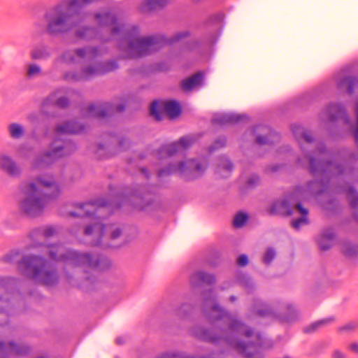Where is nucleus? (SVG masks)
<instances>
[{"label":"nucleus","mask_w":358,"mask_h":358,"mask_svg":"<svg viewBox=\"0 0 358 358\" xmlns=\"http://www.w3.org/2000/svg\"><path fill=\"white\" fill-rule=\"evenodd\" d=\"M124 341H125V339L123 337H118L116 338V343L117 344H122L124 343Z\"/></svg>","instance_id":"09e8293b"},{"label":"nucleus","mask_w":358,"mask_h":358,"mask_svg":"<svg viewBox=\"0 0 358 358\" xmlns=\"http://www.w3.org/2000/svg\"><path fill=\"white\" fill-rule=\"evenodd\" d=\"M253 132L256 134V143L259 145H268L279 140L278 134L266 126H258Z\"/></svg>","instance_id":"2eb2a0df"},{"label":"nucleus","mask_w":358,"mask_h":358,"mask_svg":"<svg viewBox=\"0 0 358 358\" xmlns=\"http://www.w3.org/2000/svg\"><path fill=\"white\" fill-rule=\"evenodd\" d=\"M38 185L50 187L53 190L52 195L41 194L36 183L32 181L24 182L20 185V191L24 198L20 203V209L27 215L35 217L39 215L43 210L48 201L56 198L60 192L59 185L51 175H43L38 178Z\"/></svg>","instance_id":"20e7f679"},{"label":"nucleus","mask_w":358,"mask_h":358,"mask_svg":"<svg viewBox=\"0 0 358 358\" xmlns=\"http://www.w3.org/2000/svg\"><path fill=\"white\" fill-rule=\"evenodd\" d=\"M204 297L205 305L210 308L209 317L215 320H223L229 325L224 338L228 345L245 358H262L260 334L248 329L217 306L213 292L205 294Z\"/></svg>","instance_id":"f03ea898"},{"label":"nucleus","mask_w":358,"mask_h":358,"mask_svg":"<svg viewBox=\"0 0 358 358\" xmlns=\"http://www.w3.org/2000/svg\"><path fill=\"white\" fill-rule=\"evenodd\" d=\"M38 234L44 238L53 236L56 234V231L52 227H46L38 231Z\"/></svg>","instance_id":"f704fd0d"},{"label":"nucleus","mask_w":358,"mask_h":358,"mask_svg":"<svg viewBox=\"0 0 358 358\" xmlns=\"http://www.w3.org/2000/svg\"><path fill=\"white\" fill-rule=\"evenodd\" d=\"M248 262V257L245 255H241L238 257L237 259V263L241 266H244L247 265Z\"/></svg>","instance_id":"79ce46f5"},{"label":"nucleus","mask_w":358,"mask_h":358,"mask_svg":"<svg viewBox=\"0 0 358 358\" xmlns=\"http://www.w3.org/2000/svg\"><path fill=\"white\" fill-rule=\"evenodd\" d=\"M33 59H46L50 56V50L45 47L35 48L30 52Z\"/></svg>","instance_id":"c85d7f7f"},{"label":"nucleus","mask_w":358,"mask_h":358,"mask_svg":"<svg viewBox=\"0 0 358 358\" xmlns=\"http://www.w3.org/2000/svg\"><path fill=\"white\" fill-rule=\"evenodd\" d=\"M83 127L76 122H67L57 126L56 133L57 135L78 134L83 131Z\"/></svg>","instance_id":"aec40b11"},{"label":"nucleus","mask_w":358,"mask_h":358,"mask_svg":"<svg viewBox=\"0 0 358 358\" xmlns=\"http://www.w3.org/2000/svg\"><path fill=\"white\" fill-rule=\"evenodd\" d=\"M124 108V106H123L122 105H119L116 107V110L117 111H122Z\"/></svg>","instance_id":"3c124183"},{"label":"nucleus","mask_w":358,"mask_h":358,"mask_svg":"<svg viewBox=\"0 0 358 358\" xmlns=\"http://www.w3.org/2000/svg\"><path fill=\"white\" fill-rule=\"evenodd\" d=\"M50 99L52 102H54L57 106L61 108L65 107L69 103V100L64 96L59 97L55 99V95H52L50 96Z\"/></svg>","instance_id":"e433bc0d"},{"label":"nucleus","mask_w":358,"mask_h":358,"mask_svg":"<svg viewBox=\"0 0 358 358\" xmlns=\"http://www.w3.org/2000/svg\"><path fill=\"white\" fill-rule=\"evenodd\" d=\"M276 252L273 248H268L263 256V262L265 264H269L275 257Z\"/></svg>","instance_id":"473e14b6"},{"label":"nucleus","mask_w":358,"mask_h":358,"mask_svg":"<svg viewBox=\"0 0 358 358\" xmlns=\"http://www.w3.org/2000/svg\"><path fill=\"white\" fill-rule=\"evenodd\" d=\"M349 201L350 207L355 210H358V194L350 186L344 189Z\"/></svg>","instance_id":"cd10ccee"},{"label":"nucleus","mask_w":358,"mask_h":358,"mask_svg":"<svg viewBox=\"0 0 358 358\" xmlns=\"http://www.w3.org/2000/svg\"><path fill=\"white\" fill-rule=\"evenodd\" d=\"M203 75L201 73H197L190 78L184 80L182 83V87L185 91H190L201 85Z\"/></svg>","instance_id":"5701e85b"},{"label":"nucleus","mask_w":358,"mask_h":358,"mask_svg":"<svg viewBox=\"0 0 358 358\" xmlns=\"http://www.w3.org/2000/svg\"><path fill=\"white\" fill-rule=\"evenodd\" d=\"M343 252L348 256H351L353 254L351 250L344 249Z\"/></svg>","instance_id":"8fccbe9b"},{"label":"nucleus","mask_w":358,"mask_h":358,"mask_svg":"<svg viewBox=\"0 0 358 358\" xmlns=\"http://www.w3.org/2000/svg\"><path fill=\"white\" fill-rule=\"evenodd\" d=\"M99 25L97 31L89 27H80L76 30V36L80 39L90 40L98 38L101 41H120L119 48L123 56L134 58L150 54L166 43H173L185 36L187 32L176 34L170 39L163 36H149L141 38L138 35V29L134 26H129L114 13L103 12L95 16Z\"/></svg>","instance_id":"f257e3e1"},{"label":"nucleus","mask_w":358,"mask_h":358,"mask_svg":"<svg viewBox=\"0 0 358 358\" xmlns=\"http://www.w3.org/2000/svg\"><path fill=\"white\" fill-rule=\"evenodd\" d=\"M335 82L339 90L346 91L350 94L358 88V80L350 76L345 70L338 72L335 76Z\"/></svg>","instance_id":"4468645a"},{"label":"nucleus","mask_w":358,"mask_h":358,"mask_svg":"<svg viewBox=\"0 0 358 358\" xmlns=\"http://www.w3.org/2000/svg\"><path fill=\"white\" fill-rule=\"evenodd\" d=\"M180 104L175 101H155L150 106V114L157 120L162 119V112L173 118L180 113Z\"/></svg>","instance_id":"9b49d317"},{"label":"nucleus","mask_w":358,"mask_h":358,"mask_svg":"<svg viewBox=\"0 0 358 358\" xmlns=\"http://www.w3.org/2000/svg\"><path fill=\"white\" fill-rule=\"evenodd\" d=\"M74 149V145L70 141L56 139L51 145L50 150L35 158L31 162V166L34 169L45 167L56 159L71 154Z\"/></svg>","instance_id":"6e6552de"},{"label":"nucleus","mask_w":358,"mask_h":358,"mask_svg":"<svg viewBox=\"0 0 358 358\" xmlns=\"http://www.w3.org/2000/svg\"><path fill=\"white\" fill-rule=\"evenodd\" d=\"M19 269L34 281L46 285H54L58 280L55 270L41 257L24 256L19 263Z\"/></svg>","instance_id":"0eeeda50"},{"label":"nucleus","mask_w":358,"mask_h":358,"mask_svg":"<svg viewBox=\"0 0 358 358\" xmlns=\"http://www.w3.org/2000/svg\"><path fill=\"white\" fill-rule=\"evenodd\" d=\"M258 313L261 315H265L266 313H263V312H261V311H259Z\"/></svg>","instance_id":"5fc2aeb1"},{"label":"nucleus","mask_w":358,"mask_h":358,"mask_svg":"<svg viewBox=\"0 0 358 358\" xmlns=\"http://www.w3.org/2000/svg\"><path fill=\"white\" fill-rule=\"evenodd\" d=\"M348 348L349 350L358 355V343L354 342L349 344Z\"/></svg>","instance_id":"c03bdc74"},{"label":"nucleus","mask_w":358,"mask_h":358,"mask_svg":"<svg viewBox=\"0 0 358 358\" xmlns=\"http://www.w3.org/2000/svg\"><path fill=\"white\" fill-rule=\"evenodd\" d=\"M357 327V324L355 323H349L343 327H342L340 330L341 331H348V330H352L355 329Z\"/></svg>","instance_id":"a18cd8bd"},{"label":"nucleus","mask_w":358,"mask_h":358,"mask_svg":"<svg viewBox=\"0 0 358 358\" xmlns=\"http://www.w3.org/2000/svg\"><path fill=\"white\" fill-rule=\"evenodd\" d=\"M42 74V69L40 65L36 63H30L27 66L26 76L29 79L38 77Z\"/></svg>","instance_id":"7c9ffc66"},{"label":"nucleus","mask_w":358,"mask_h":358,"mask_svg":"<svg viewBox=\"0 0 358 358\" xmlns=\"http://www.w3.org/2000/svg\"><path fill=\"white\" fill-rule=\"evenodd\" d=\"M285 358H289V357H285Z\"/></svg>","instance_id":"4d7b16f0"},{"label":"nucleus","mask_w":358,"mask_h":358,"mask_svg":"<svg viewBox=\"0 0 358 358\" xmlns=\"http://www.w3.org/2000/svg\"><path fill=\"white\" fill-rule=\"evenodd\" d=\"M245 115H239L235 113H224L216 115L213 118V122L218 124L234 123L245 119Z\"/></svg>","instance_id":"f3484780"},{"label":"nucleus","mask_w":358,"mask_h":358,"mask_svg":"<svg viewBox=\"0 0 358 358\" xmlns=\"http://www.w3.org/2000/svg\"><path fill=\"white\" fill-rule=\"evenodd\" d=\"M335 234L331 229H324L317 238V243L321 250L330 248L334 243Z\"/></svg>","instance_id":"6ab92c4d"},{"label":"nucleus","mask_w":358,"mask_h":358,"mask_svg":"<svg viewBox=\"0 0 358 358\" xmlns=\"http://www.w3.org/2000/svg\"><path fill=\"white\" fill-rule=\"evenodd\" d=\"M288 309L290 310L291 311H292V310L294 311V307L292 305H291V306H289L288 307Z\"/></svg>","instance_id":"603ef678"},{"label":"nucleus","mask_w":358,"mask_h":358,"mask_svg":"<svg viewBox=\"0 0 358 358\" xmlns=\"http://www.w3.org/2000/svg\"><path fill=\"white\" fill-rule=\"evenodd\" d=\"M17 152L19 156L22 157H25V155H24L23 153H22V146H19V148L17 150Z\"/></svg>","instance_id":"de8ad7c7"},{"label":"nucleus","mask_w":358,"mask_h":358,"mask_svg":"<svg viewBox=\"0 0 358 358\" xmlns=\"http://www.w3.org/2000/svg\"><path fill=\"white\" fill-rule=\"evenodd\" d=\"M10 306V303L7 299L0 297V312L7 310Z\"/></svg>","instance_id":"a19ab883"},{"label":"nucleus","mask_w":358,"mask_h":358,"mask_svg":"<svg viewBox=\"0 0 358 358\" xmlns=\"http://www.w3.org/2000/svg\"><path fill=\"white\" fill-rule=\"evenodd\" d=\"M114 110V106L110 103L91 104L87 108L86 115L94 117H103Z\"/></svg>","instance_id":"dca6fc26"},{"label":"nucleus","mask_w":358,"mask_h":358,"mask_svg":"<svg viewBox=\"0 0 358 358\" xmlns=\"http://www.w3.org/2000/svg\"><path fill=\"white\" fill-rule=\"evenodd\" d=\"M28 352V348L24 345H18L14 343H9L5 345L0 343V352H6L15 355H25Z\"/></svg>","instance_id":"4be33fe9"},{"label":"nucleus","mask_w":358,"mask_h":358,"mask_svg":"<svg viewBox=\"0 0 358 358\" xmlns=\"http://www.w3.org/2000/svg\"><path fill=\"white\" fill-rule=\"evenodd\" d=\"M0 170L13 178H18L22 173L20 166L10 155L5 152H0Z\"/></svg>","instance_id":"ddd939ff"},{"label":"nucleus","mask_w":358,"mask_h":358,"mask_svg":"<svg viewBox=\"0 0 358 358\" xmlns=\"http://www.w3.org/2000/svg\"><path fill=\"white\" fill-rule=\"evenodd\" d=\"M206 169V162L204 159L198 161L195 159L187 160L176 165H170L168 168L159 171V176L172 173H179L187 179H194L203 174Z\"/></svg>","instance_id":"1a4fd4ad"},{"label":"nucleus","mask_w":358,"mask_h":358,"mask_svg":"<svg viewBox=\"0 0 358 358\" xmlns=\"http://www.w3.org/2000/svg\"><path fill=\"white\" fill-rule=\"evenodd\" d=\"M248 220V215L244 213H238L234 220V225L236 227H242Z\"/></svg>","instance_id":"72a5a7b5"},{"label":"nucleus","mask_w":358,"mask_h":358,"mask_svg":"<svg viewBox=\"0 0 358 358\" xmlns=\"http://www.w3.org/2000/svg\"><path fill=\"white\" fill-rule=\"evenodd\" d=\"M332 357L333 358H348V355L345 352H343L339 350H336L333 352Z\"/></svg>","instance_id":"37998d69"},{"label":"nucleus","mask_w":358,"mask_h":358,"mask_svg":"<svg viewBox=\"0 0 358 358\" xmlns=\"http://www.w3.org/2000/svg\"><path fill=\"white\" fill-rule=\"evenodd\" d=\"M325 113L329 120L338 119L345 114L343 108L338 104H332L329 106L327 108Z\"/></svg>","instance_id":"a878e982"},{"label":"nucleus","mask_w":358,"mask_h":358,"mask_svg":"<svg viewBox=\"0 0 358 358\" xmlns=\"http://www.w3.org/2000/svg\"><path fill=\"white\" fill-rule=\"evenodd\" d=\"M194 143V140L192 136H184L181 138L178 142L163 146L159 152L160 157L164 155L171 156L178 153L182 152L185 150L189 148Z\"/></svg>","instance_id":"f8f14e48"},{"label":"nucleus","mask_w":358,"mask_h":358,"mask_svg":"<svg viewBox=\"0 0 358 358\" xmlns=\"http://www.w3.org/2000/svg\"><path fill=\"white\" fill-rule=\"evenodd\" d=\"M6 131L8 136L13 140H20L26 134L24 125L16 122L9 123L7 125Z\"/></svg>","instance_id":"a211bd4d"},{"label":"nucleus","mask_w":358,"mask_h":358,"mask_svg":"<svg viewBox=\"0 0 358 358\" xmlns=\"http://www.w3.org/2000/svg\"><path fill=\"white\" fill-rule=\"evenodd\" d=\"M167 3L168 0H144L140 9L143 12H147L164 6Z\"/></svg>","instance_id":"393cba45"},{"label":"nucleus","mask_w":358,"mask_h":358,"mask_svg":"<svg viewBox=\"0 0 358 358\" xmlns=\"http://www.w3.org/2000/svg\"><path fill=\"white\" fill-rule=\"evenodd\" d=\"M294 133L295 134L296 136L297 135V131H296L294 130Z\"/></svg>","instance_id":"6e6d98bb"},{"label":"nucleus","mask_w":358,"mask_h":358,"mask_svg":"<svg viewBox=\"0 0 358 358\" xmlns=\"http://www.w3.org/2000/svg\"><path fill=\"white\" fill-rule=\"evenodd\" d=\"M226 144L225 138H219L215 143V145L210 148V152L215 150L217 148L223 147Z\"/></svg>","instance_id":"58836bf2"},{"label":"nucleus","mask_w":358,"mask_h":358,"mask_svg":"<svg viewBox=\"0 0 358 358\" xmlns=\"http://www.w3.org/2000/svg\"><path fill=\"white\" fill-rule=\"evenodd\" d=\"M317 182H311L305 187H298L294 192V196L296 198L300 197L303 199H307L309 194L315 193V190L314 189L313 186Z\"/></svg>","instance_id":"bb28decb"},{"label":"nucleus","mask_w":358,"mask_h":358,"mask_svg":"<svg viewBox=\"0 0 358 358\" xmlns=\"http://www.w3.org/2000/svg\"><path fill=\"white\" fill-rule=\"evenodd\" d=\"M40 247L43 254L48 255L50 260L62 262L67 266H86L95 268L99 263L97 257L87 253H78L68 250L62 245H41Z\"/></svg>","instance_id":"423d86ee"},{"label":"nucleus","mask_w":358,"mask_h":358,"mask_svg":"<svg viewBox=\"0 0 358 358\" xmlns=\"http://www.w3.org/2000/svg\"><path fill=\"white\" fill-rule=\"evenodd\" d=\"M271 210L275 213H287L288 215L292 213L289 209V202L287 200L278 201L275 202Z\"/></svg>","instance_id":"c756f323"},{"label":"nucleus","mask_w":358,"mask_h":358,"mask_svg":"<svg viewBox=\"0 0 358 358\" xmlns=\"http://www.w3.org/2000/svg\"><path fill=\"white\" fill-rule=\"evenodd\" d=\"M259 177L256 175H252L248 178L247 184L248 187H252L257 185L259 182Z\"/></svg>","instance_id":"ea45409f"},{"label":"nucleus","mask_w":358,"mask_h":358,"mask_svg":"<svg viewBox=\"0 0 358 358\" xmlns=\"http://www.w3.org/2000/svg\"><path fill=\"white\" fill-rule=\"evenodd\" d=\"M106 205V202L102 200L96 202L80 203L76 206V211L69 213L70 215L73 217H90L94 213L99 215V216L93 218V225L87 226L85 229V235H93L97 238V240L94 243L95 245L100 243V238L108 231L110 233L111 239L117 238L121 234V229L118 227L114 224H103V220L99 217V215L105 211L102 207Z\"/></svg>","instance_id":"39448f33"},{"label":"nucleus","mask_w":358,"mask_h":358,"mask_svg":"<svg viewBox=\"0 0 358 358\" xmlns=\"http://www.w3.org/2000/svg\"><path fill=\"white\" fill-rule=\"evenodd\" d=\"M302 137L308 143H310L313 141L311 135L303 131H302Z\"/></svg>","instance_id":"49530a36"},{"label":"nucleus","mask_w":358,"mask_h":358,"mask_svg":"<svg viewBox=\"0 0 358 358\" xmlns=\"http://www.w3.org/2000/svg\"><path fill=\"white\" fill-rule=\"evenodd\" d=\"M233 166L227 158H222L218 165L217 171L222 177H227L232 170Z\"/></svg>","instance_id":"2f4dec72"},{"label":"nucleus","mask_w":358,"mask_h":358,"mask_svg":"<svg viewBox=\"0 0 358 358\" xmlns=\"http://www.w3.org/2000/svg\"><path fill=\"white\" fill-rule=\"evenodd\" d=\"M330 319H324L321 320L319 321H317L314 323H313L309 327L306 328V331L307 332H311L317 330L319 327L324 325V324H327L330 322Z\"/></svg>","instance_id":"c9c22d12"},{"label":"nucleus","mask_w":358,"mask_h":358,"mask_svg":"<svg viewBox=\"0 0 358 358\" xmlns=\"http://www.w3.org/2000/svg\"><path fill=\"white\" fill-rule=\"evenodd\" d=\"M230 299L231 301H234L236 298L234 296H231Z\"/></svg>","instance_id":"864d4df0"},{"label":"nucleus","mask_w":358,"mask_h":358,"mask_svg":"<svg viewBox=\"0 0 358 358\" xmlns=\"http://www.w3.org/2000/svg\"><path fill=\"white\" fill-rule=\"evenodd\" d=\"M190 281L194 285H201L203 283L211 284L215 281V278L212 275L204 272L197 271L192 275Z\"/></svg>","instance_id":"b1692460"},{"label":"nucleus","mask_w":358,"mask_h":358,"mask_svg":"<svg viewBox=\"0 0 358 358\" xmlns=\"http://www.w3.org/2000/svg\"><path fill=\"white\" fill-rule=\"evenodd\" d=\"M103 51L92 47L78 48L75 50H67L55 61V66L59 63L67 64H83L81 72L79 73H66L65 78L68 80H87L93 76L113 71L117 67L114 61L101 62L99 58Z\"/></svg>","instance_id":"7ed1b4c3"},{"label":"nucleus","mask_w":358,"mask_h":358,"mask_svg":"<svg viewBox=\"0 0 358 358\" xmlns=\"http://www.w3.org/2000/svg\"><path fill=\"white\" fill-rule=\"evenodd\" d=\"M296 210L301 215V217L294 219L292 222V227L296 229H300L303 226L308 224V210L303 208L301 204L297 203L296 205Z\"/></svg>","instance_id":"412c9836"},{"label":"nucleus","mask_w":358,"mask_h":358,"mask_svg":"<svg viewBox=\"0 0 358 358\" xmlns=\"http://www.w3.org/2000/svg\"><path fill=\"white\" fill-rule=\"evenodd\" d=\"M325 156L323 150H320L319 154L315 156H309L308 161L309 169L314 175L332 173L334 175L343 173L344 171L336 163L324 162L323 158Z\"/></svg>","instance_id":"9d476101"},{"label":"nucleus","mask_w":358,"mask_h":358,"mask_svg":"<svg viewBox=\"0 0 358 358\" xmlns=\"http://www.w3.org/2000/svg\"><path fill=\"white\" fill-rule=\"evenodd\" d=\"M157 358H182V356L178 353L173 352H168L163 353L158 356Z\"/></svg>","instance_id":"4c0bfd02"}]
</instances>
